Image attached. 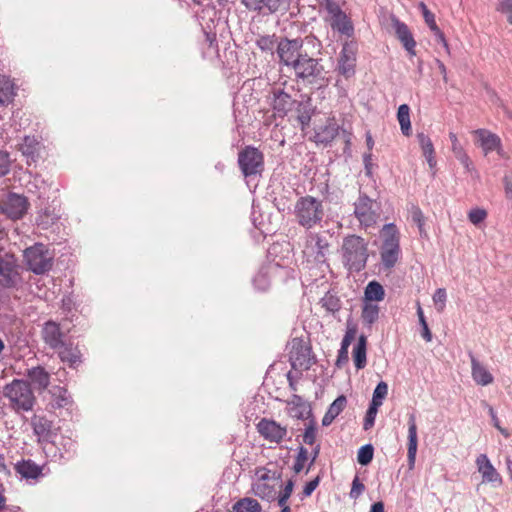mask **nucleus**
I'll use <instances>...</instances> for the list:
<instances>
[{
  "label": "nucleus",
  "instance_id": "nucleus-1",
  "mask_svg": "<svg viewBox=\"0 0 512 512\" xmlns=\"http://www.w3.org/2000/svg\"><path fill=\"white\" fill-rule=\"evenodd\" d=\"M341 252L343 264L349 271L360 272L366 267L369 253L364 238L355 234L344 237Z\"/></svg>",
  "mask_w": 512,
  "mask_h": 512
},
{
  "label": "nucleus",
  "instance_id": "nucleus-2",
  "mask_svg": "<svg viewBox=\"0 0 512 512\" xmlns=\"http://www.w3.org/2000/svg\"><path fill=\"white\" fill-rule=\"evenodd\" d=\"M305 44L312 46L317 53H320L321 42L314 36H306L304 39L282 38L278 42L276 49L279 57V63L291 68L305 52L303 50V46Z\"/></svg>",
  "mask_w": 512,
  "mask_h": 512
},
{
  "label": "nucleus",
  "instance_id": "nucleus-3",
  "mask_svg": "<svg viewBox=\"0 0 512 512\" xmlns=\"http://www.w3.org/2000/svg\"><path fill=\"white\" fill-rule=\"evenodd\" d=\"M294 215L300 226L311 229L318 225L324 217L323 203L313 196H302L295 203Z\"/></svg>",
  "mask_w": 512,
  "mask_h": 512
},
{
  "label": "nucleus",
  "instance_id": "nucleus-4",
  "mask_svg": "<svg viewBox=\"0 0 512 512\" xmlns=\"http://www.w3.org/2000/svg\"><path fill=\"white\" fill-rule=\"evenodd\" d=\"M3 394L16 411H30L36 402L29 382L21 379H14L11 383L6 384Z\"/></svg>",
  "mask_w": 512,
  "mask_h": 512
},
{
  "label": "nucleus",
  "instance_id": "nucleus-5",
  "mask_svg": "<svg viewBox=\"0 0 512 512\" xmlns=\"http://www.w3.org/2000/svg\"><path fill=\"white\" fill-rule=\"evenodd\" d=\"M381 262L386 269H391L400 256V235L394 223L385 224L381 230Z\"/></svg>",
  "mask_w": 512,
  "mask_h": 512
},
{
  "label": "nucleus",
  "instance_id": "nucleus-6",
  "mask_svg": "<svg viewBox=\"0 0 512 512\" xmlns=\"http://www.w3.org/2000/svg\"><path fill=\"white\" fill-rule=\"evenodd\" d=\"M256 479L252 483V492L255 496L262 500L272 502L276 500L277 488L276 484H271L270 481L279 482L281 480V473L271 471L265 467L256 469Z\"/></svg>",
  "mask_w": 512,
  "mask_h": 512
},
{
  "label": "nucleus",
  "instance_id": "nucleus-7",
  "mask_svg": "<svg viewBox=\"0 0 512 512\" xmlns=\"http://www.w3.org/2000/svg\"><path fill=\"white\" fill-rule=\"evenodd\" d=\"M291 69H293L296 78L309 83H314L323 78L324 74V67L321 64V59L309 56L307 51L302 54Z\"/></svg>",
  "mask_w": 512,
  "mask_h": 512
},
{
  "label": "nucleus",
  "instance_id": "nucleus-8",
  "mask_svg": "<svg viewBox=\"0 0 512 512\" xmlns=\"http://www.w3.org/2000/svg\"><path fill=\"white\" fill-rule=\"evenodd\" d=\"M354 215L361 227L365 229L374 227L380 217L379 206L376 201L361 194L354 203Z\"/></svg>",
  "mask_w": 512,
  "mask_h": 512
},
{
  "label": "nucleus",
  "instance_id": "nucleus-9",
  "mask_svg": "<svg viewBox=\"0 0 512 512\" xmlns=\"http://www.w3.org/2000/svg\"><path fill=\"white\" fill-rule=\"evenodd\" d=\"M25 262L33 273L43 274L52 267V256L44 244L37 243L24 251Z\"/></svg>",
  "mask_w": 512,
  "mask_h": 512
},
{
  "label": "nucleus",
  "instance_id": "nucleus-10",
  "mask_svg": "<svg viewBox=\"0 0 512 512\" xmlns=\"http://www.w3.org/2000/svg\"><path fill=\"white\" fill-rule=\"evenodd\" d=\"M328 251L329 242L325 236L313 232L307 234L302 252L308 262L324 263Z\"/></svg>",
  "mask_w": 512,
  "mask_h": 512
},
{
  "label": "nucleus",
  "instance_id": "nucleus-11",
  "mask_svg": "<svg viewBox=\"0 0 512 512\" xmlns=\"http://www.w3.org/2000/svg\"><path fill=\"white\" fill-rule=\"evenodd\" d=\"M238 164L245 177L260 174L264 168V157L257 148L248 146L238 155Z\"/></svg>",
  "mask_w": 512,
  "mask_h": 512
},
{
  "label": "nucleus",
  "instance_id": "nucleus-12",
  "mask_svg": "<svg viewBox=\"0 0 512 512\" xmlns=\"http://www.w3.org/2000/svg\"><path fill=\"white\" fill-rule=\"evenodd\" d=\"M289 361L293 369L308 370L314 364L311 348L303 340L294 338L291 342Z\"/></svg>",
  "mask_w": 512,
  "mask_h": 512
},
{
  "label": "nucleus",
  "instance_id": "nucleus-13",
  "mask_svg": "<svg viewBox=\"0 0 512 512\" xmlns=\"http://www.w3.org/2000/svg\"><path fill=\"white\" fill-rule=\"evenodd\" d=\"M245 7L259 13L285 14L297 0H242Z\"/></svg>",
  "mask_w": 512,
  "mask_h": 512
},
{
  "label": "nucleus",
  "instance_id": "nucleus-14",
  "mask_svg": "<svg viewBox=\"0 0 512 512\" xmlns=\"http://www.w3.org/2000/svg\"><path fill=\"white\" fill-rule=\"evenodd\" d=\"M357 47L354 43L346 42L339 55L338 72L345 78H350L355 73Z\"/></svg>",
  "mask_w": 512,
  "mask_h": 512
},
{
  "label": "nucleus",
  "instance_id": "nucleus-15",
  "mask_svg": "<svg viewBox=\"0 0 512 512\" xmlns=\"http://www.w3.org/2000/svg\"><path fill=\"white\" fill-rule=\"evenodd\" d=\"M296 103L297 101L283 89L279 87L273 88L271 106L275 117L284 118L294 108Z\"/></svg>",
  "mask_w": 512,
  "mask_h": 512
},
{
  "label": "nucleus",
  "instance_id": "nucleus-16",
  "mask_svg": "<svg viewBox=\"0 0 512 512\" xmlns=\"http://www.w3.org/2000/svg\"><path fill=\"white\" fill-rule=\"evenodd\" d=\"M478 472L482 476L483 483H490L493 487H500L503 483L502 477L495 469L486 454H480L476 458Z\"/></svg>",
  "mask_w": 512,
  "mask_h": 512
},
{
  "label": "nucleus",
  "instance_id": "nucleus-17",
  "mask_svg": "<svg viewBox=\"0 0 512 512\" xmlns=\"http://www.w3.org/2000/svg\"><path fill=\"white\" fill-rule=\"evenodd\" d=\"M257 430L264 439L275 443H280L287 435L286 427L266 418L260 420Z\"/></svg>",
  "mask_w": 512,
  "mask_h": 512
},
{
  "label": "nucleus",
  "instance_id": "nucleus-18",
  "mask_svg": "<svg viewBox=\"0 0 512 512\" xmlns=\"http://www.w3.org/2000/svg\"><path fill=\"white\" fill-rule=\"evenodd\" d=\"M21 282V276L12 258L2 259L0 257V285L5 288H12Z\"/></svg>",
  "mask_w": 512,
  "mask_h": 512
},
{
  "label": "nucleus",
  "instance_id": "nucleus-19",
  "mask_svg": "<svg viewBox=\"0 0 512 512\" xmlns=\"http://www.w3.org/2000/svg\"><path fill=\"white\" fill-rule=\"evenodd\" d=\"M41 334L44 342L51 349L57 350L64 347V334L62 333L58 323L54 321H47L43 325Z\"/></svg>",
  "mask_w": 512,
  "mask_h": 512
},
{
  "label": "nucleus",
  "instance_id": "nucleus-20",
  "mask_svg": "<svg viewBox=\"0 0 512 512\" xmlns=\"http://www.w3.org/2000/svg\"><path fill=\"white\" fill-rule=\"evenodd\" d=\"M392 27L395 31L396 37L398 40L402 43L405 50L411 55L414 56L416 54L415 47H416V41L414 40V37L408 28V26L401 22L398 18L393 16L391 18Z\"/></svg>",
  "mask_w": 512,
  "mask_h": 512
},
{
  "label": "nucleus",
  "instance_id": "nucleus-21",
  "mask_svg": "<svg viewBox=\"0 0 512 512\" xmlns=\"http://www.w3.org/2000/svg\"><path fill=\"white\" fill-rule=\"evenodd\" d=\"M27 199L18 194H10L5 202L4 210L12 219L21 218L27 211Z\"/></svg>",
  "mask_w": 512,
  "mask_h": 512
},
{
  "label": "nucleus",
  "instance_id": "nucleus-22",
  "mask_svg": "<svg viewBox=\"0 0 512 512\" xmlns=\"http://www.w3.org/2000/svg\"><path fill=\"white\" fill-rule=\"evenodd\" d=\"M469 357L471 361V375L473 380L481 386L492 384L494 381L493 375L477 360L472 352L469 353Z\"/></svg>",
  "mask_w": 512,
  "mask_h": 512
},
{
  "label": "nucleus",
  "instance_id": "nucleus-23",
  "mask_svg": "<svg viewBox=\"0 0 512 512\" xmlns=\"http://www.w3.org/2000/svg\"><path fill=\"white\" fill-rule=\"evenodd\" d=\"M407 456L410 467L414 466L418 439H417V424L416 416L414 413L408 415V444H407Z\"/></svg>",
  "mask_w": 512,
  "mask_h": 512
},
{
  "label": "nucleus",
  "instance_id": "nucleus-24",
  "mask_svg": "<svg viewBox=\"0 0 512 512\" xmlns=\"http://www.w3.org/2000/svg\"><path fill=\"white\" fill-rule=\"evenodd\" d=\"M27 377L39 392L46 390L50 384V374L42 366H36L28 369Z\"/></svg>",
  "mask_w": 512,
  "mask_h": 512
},
{
  "label": "nucleus",
  "instance_id": "nucleus-25",
  "mask_svg": "<svg viewBox=\"0 0 512 512\" xmlns=\"http://www.w3.org/2000/svg\"><path fill=\"white\" fill-rule=\"evenodd\" d=\"M474 133L477 135L480 146L484 150L485 154H488L500 147L501 140L496 134L485 129H478Z\"/></svg>",
  "mask_w": 512,
  "mask_h": 512
},
{
  "label": "nucleus",
  "instance_id": "nucleus-26",
  "mask_svg": "<svg viewBox=\"0 0 512 512\" xmlns=\"http://www.w3.org/2000/svg\"><path fill=\"white\" fill-rule=\"evenodd\" d=\"M31 425L35 435L38 436L39 441H49L51 438L52 422L43 416H34L31 419Z\"/></svg>",
  "mask_w": 512,
  "mask_h": 512
},
{
  "label": "nucleus",
  "instance_id": "nucleus-27",
  "mask_svg": "<svg viewBox=\"0 0 512 512\" xmlns=\"http://www.w3.org/2000/svg\"><path fill=\"white\" fill-rule=\"evenodd\" d=\"M15 470L25 479H36L42 474V468L32 460L18 462L15 465Z\"/></svg>",
  "mask_w": 512,
  "mask_h": 512
},
{
  "label": "nucleus",
  "instance_id": "nucleus-28",
  "mask_svg": "<svg viewBox=\"0 0 512 512\" xmlns=\"http://www.w3.org/2000/svg\"><path fill=\"white\" fill-rule=\"evenodd\" d=\"M417 139H418L419 145L422 149L423 155L428 162L429 167L431 169L435 168L437 162L435 159V155H434L435 151H434V146H433L431 139L429 138L428 135H426L424 133H418Z\"/></svg>",
  "mask_w": 512,
  "mask_h": 512
},
{
  "label": "nucleus",
  "instance_id": "nucleus-29",
  "mask_svg": "<svg viewBox=\"0 0 512 512\" xmlns=\"http://www.w3.org/2000/svg\"><path fill=\"white\" fill-rule=\"evenodd\" d=\"M296 112H297V120L299 121L301 128L305 129L309 126L312 114L314 112V108L310 102V100L300 101L295 104Z\"/></svg>",
  "mask_w": 512,
  "mask_h": 512
},
{
  "label": "nucleus",
  "instance_id": "nucleus-30",
  "mask_svg": "<svg viewBox=\"0 0 512 512\" xmlns=\"http://www.w3.org/2000/svg\"><path fill=\"white\" fill-rule=\"evenodd\" d=\"M366 345H367L366 336L360 335L358 338L357 344L353 348V353H352L355 367L358 370L363 369L367 364Z\"/></svg>",
  "mask_w": 512,
  "mask_h": 512
},
{
  "label": "nucleus",
  "instance_id": "nucleus-31",
  "mask_svg": "<svg viewBox=\"0 0 512 512\" xmlns=\"http://www.w3.org/2000/svg\"><path fill=\"white\" fill-rule=\"evenodd\" d=\"M49 393L51 394L53 408H64L71 404L72 400L67 389L62 386H53Z\"/></svg>",
  "mask_w": 512,
  "mask_h": 512
},
{
  "label": "nucleus",
  "instance_id": "nucleus-32",
  "mask_svg": "<svg viewBox=\"0 0 512 512\" xmlns=\"http://www.w3.org/2000/svg\"><path fill=\"white\" fill-rule=\"evenodd\" d=\"M331 27L333 30H337L348 37L352 36L354 32L353 25L344 12L331 18Z\"/></svg>",
  "mask_w": 512,
  "mask_h": 512
},
{
  "label": "nucleus",
  "instance_id": "nucleus-33",
  "mask_svg": "<svg viewBox=\"0 0 512 512\" xmlns=\"http://www.w3.org/2000/svg\"><path fill=\"white\" fill-rule=\"evenodd\" d=\"M385 297L383 286L377 281H371L367 284L364 291V301L373 303L382 301Z\"/></svg>",
  "mask_w": 512,
  "mask_h": 512
},
{
  "label": "nucleus",
  "instance_id": "nucleus-34",
  "mask_svg": "<svg viewBox=\"0 0 512 512\" xmlns=\"http://www.w3.org/2000/svg\"><path fill=\"white\" fill-rule=\"evenodd\" d=\"M379 306L368 301H364L362 307L361 318L367 327H371L379 318Z\"/></svg>",
  "mask_w": 512,
  "mask_h": 512
},
{
  "label": "nucleus",
  "instance_id": "nucleus-35",
  "mask_svg": "<svg viewBox=\"0 0 512 512\" xmlns=\"http://www.w3.org/2000/svg\"><path fill=\"white\" fill-rule=\"evenodd\" d=\"M15 96L14 85L12 81L5 76H0V105L10 103Z\"/></svg>",
  "mask_w": 512,
  "mask_h": 512
},
{
  "label": "nucleus",
  "instance_id": "nucleus-36",
  "mask_svg": "<svg viewBox=\"0 0 512 512\" xmlns=\"http://www.w3.org/2000/svg\"><path fill=\"white\" fill-rule=\"evenodd\" d=\"M39 142L30 136H26L20 145V150L24 156L27 157L28 161H35L38 157Z\"/></svg>",
  "mask_w": 512,
  "mask_h": 512
},
{
  "label": "nucleus",
  "instance_id": "nucleus-37",
  "mask_svg": "<svg viewBox=\"0 0 512 512\" xmlns=\"http://www.w3.org/2000/svg\"><path fill=\"white\" fill-rule=\"evenodd\" d=\"M397 119L400 124L402 134L409 136L411 134V121L410 108L407 104H402L399 106L397 111Z\"/></svg>",
  "mask_w": 512,
  "mask_h": 512
},
{
  "label": "nucleus",
  "instance_id": "nucleus-38",
  "mask_svg": "<svg viewBox=\"0 0 512 512\" xmlns=\"http://www.w3.org/2000/svg\"><path fill=\"white\" fill-rule=\"evenodd\" d=\"M261 505L258 503L256 499L253 498H243L237 501L233 505V512H260Z\"/></svg>",
  "mask_w": 512,
  "mask_h": 512
},
{
  "label": "nucleus",
  "instance_id": "nucleus-39",
  "mask_svg": "<svg viewBox=\"0 0 512 512\" xmlns=\"http://www.w3.org/2000/svg\"><path fill=\"white\" fill-rule=\"evenodd\" d=\"M339 127L335 123H329L316 133V140L319 143L328 144L334 140L338 134Z\"/></svg>",
  "mask_w": 512,
  "mask_h": 512
},
{
  "label": "nucleus",
  "instance_id": "nucleus-40",
  "mask_svg": "<svg viewBox=\"0 0 512 512\" xmlns=\"http://www.w3.org/2000/svg\"><path fill=\"white\" fill-rule=\"evenodd\" d=\"M58 350L61 361L68 363L71 367H74L81 362L80 352L77 349L66 346L64 344V347Z\"/></svg>",
  "mask_w": 512,
  "mask_h": 512
},
{
  "label": "nucleus",
  "instance_id": "nucleus-41",
  "mask_svg": "<svg viewBox=\"0 0 512 512\" xmlns=\"http://www.w3.org/2000/svg\"><path fill=\"white\" fill-rule=\"evenodd\" d=\"M273 269L272 266L262 268L253 278V285L259 291H266L270 286L269 274Z\"/></svg>",
  "mask_w": 512,
  "mask_h": 512
},
{
  "label": "nucleus",
  "instance_id": "nucleus-42",
  "mask_svg": "<svg viewBox=\"0 0 512 512\" xmlns=\"http://www.w3.org/2000/svg\"><path fill=\"white\" fill-rule=\"evenodd\" d=\"M321 306L330 313H336L341 308V301L340 299L331 294L330 292H327L320 300Z\"/></svg>",
  "mask_w": 512,
  "mask_h": 512
},
{
  "label": "nucleus",
  "instance_id": "nucleus-43",
  "mask_svg": "<svg viewBox=\"0 0 512 512\" xmlns=\"http://www.w3.org/2000/svg\"><path fill=\"white\" fill-rule=\"evenodd\" d=\"M277 44L275 34L259 36L256 40L257 47L263 52H273L274 48H277Z\"/></svg>",
  "mask_w": 512,
  "mask_h": 512
},
{
  "label": "nucleus",
  "instance_id": "nucleus-44",
  "mask_svg": "<svg viewBox=\"0 0 512 512\" xmlns=\"http://www.w3.org/2000/svg\"><path fill=\"white\" fill-rule=\"evenodd\" d=\"M388 394V385L384 381H380L376 388L373 391L372 400L370 402L371 405L376 407H380L383 404V400L386 398Z\"/></svg>",
  "mask_w": 512,
  "mask_h": 512
},
{
  "label": "nucleus",
  "instance_id": "nucleus-45",
  "mask_svg": "<svg viewBox=\"0 0 512 512\" xmlns=\"http://www.w3.org/2000/svg\"><path fill=\"white\" fill-rule=\"evenodd\" d=\"M373 455H374L373 446L371 444H366L358 450L357 461L359 464L366 466L372 461Z\"/></svg>",
  "mask_w": 512,
  "mask_h": 512
},
{
  "label": "nucleus",
  "instance_id": "nucleus-46",
  "mask_svg": "<svg viewBox=\"0 0 512 512\" xmlns=\"http://www.w3.org/2000/svg\"><path fill=\"white\" fill-rule=\"evenodd\" d=\"M417 316H418V319H419V323H420V325L422 327L421 336L423 337V339L426 342H431L432 341V333H431V331H430V329L428 327L426 318L424 316L423 309H422V307H421L419 302L417 303Z\"/></svg>",
  "mask_w": 512,
  "mask_h": 512
},
{
  "label": "nucleus",
  "instance_id": "nucleus-47",
  "mask_svg": "<svg viewBox=\"0 0 512 512\" xmlns=\"http://www.w3.org/2000/svg\"><path fill=\"white\" fill-rule=\"evenodd\" d=\"M307 459H308V450L305 447L300 446L298 449V453H297L294 465H293V470L295 473L298 474L303 470Z\"/></svg>",
  "mask_w": 512,
  "mask_h": 512
},
{
  "label": "nucleus",
  "instance_id": "nucleus-48",
  "mask_svg": "<svg viewBox=\"0 0 512 512\" xmlns=\"http://www.w3.org/2000/svg\"><path fill=\"white\" fill-rule=\"evenodd\" d=\"M496 11L505 15L507 22L512 25V0H500L496 5Z\"/></svg>",
  "mask_w": 512,
  "mask_h": 512
},
{
  "label": "nucleus",
  "instance_id": "nucleus-49",
  "mask_svg": "<svg viewBox=\"0 0 512 512\" xmlns=\"http://www.w3.org/2000/svg\"><path fill=\"white\" fill-rule=\"evenodd\" d=\"M482 405L487 409L489 415L491 416V419H492V422H493V425L494 427L504 436V437H509L510 436V433L508 432V430H506L505 428H502L500 426V422H499V419L496 415V412L494 410V408L489 405L486 401H482Z\"/></svg>",
  "mask_w": 512,
  "mask_h": 512
},
{
  "label": "nucleus",
  "instance_id": "nucleus-50",
  "mask_svg": "<svg viewBox=\"0 0 512 512\" xmlns=\"http://www.w3.org/2000/svg\"><path fill=\"white\" fill-rule=\"evenodd\" d=\"M346 403V397L340 395L331 403L327 411L336 418L343 411Z\"/></svg>",
  "mask_w": 512,
  "mask_h": 512
},
{
  "label": "nucleus",
  "instance_id": "nucleus-51",
  "mask_svg": "<svg viewBox=\"0 0 512 512\" xmlns=\"http://www.w3.org/2000/svg\"><path fill=\"white\" fill-rule=\"evenodd\" d=\"M447 293L444 288H438L434 295L433 301L438 312H442L446 306Z\"/></svg>",
  "mask_w": 512,
  "mask_h": 512
},
{
  "label": "nucleus",
  "instance_id": "nucleus-52",
  "mask_svg": "<svg viewBox=\"0 0 512 512\" xmlns=\"http://www.w3.org/2000/svg\"><path fill=\"white\" fill-rule=\"evenodd\" d=\"M316 433L317 429L315 426V422L313 420L305 428V432L303 434V442L307 445H314L316 442Z\"/></svg>",
  "mask_w": 512,
  "mask_h": 512
},
{
  "label": "nucleus",
  "instance_id": "nucleus-53",
  "mask_svg": "<svg viewBox=\"0 0 512 512\" xmlns=\"http://www.w3.org/2000/svg\"><path fill=\"white\" fill-rule=\"evenodd\" d=\"M487 217V212L481 208H474L469 211L468 219L474 225H479L482 223Z\"/></svg>",
  "mask_w": 512,
  "mask_h": 512
},
{
  "label": "nucleus",
  "instance_id": "nucleus-54",
  "mask_svg": "<svg viewBox=\"0 0 512 512\" xmlns=\"http://www.w3.org/2000/svg\"><path fill=\"white\" fill-rule=\"evenodd\" d=\"M289 404L293 405L294 409L296 410L294 414L295 417H297L298 419L304 418V412L302 409H304L305 406L302 397L293 394L291 400L289 401Z\"/></svg>",
  "mask_w": 512,
  "mask_h": 512
},
{
  "label": "nucleus",
  "instance_id": "nucleus-55",
  "mask_svg": "<svg viewBox=\"0 0 512 512\" xmlns=\"http://www.w3.org/2000/svg\"><path fill=\"white\" fill-rule=\"evenodd\" d=\"M378 409H379V407H376L371 404L369 405V408L366 412V416L364 419V424H363L364 430H369L370 428H372V426L374 425V422H375V418H376Z\"/></svg>",
  "mask_w": 512,
  "mask_h": 512
},
{
  "label": "nucleus",
  "instance_id": "nucleus-56",
  "mask_svg": "<svg viewBox=\"0 0 512 512\" xmlns=\"http://www.w3.org/2000/svg\"><path fill=\"white\" fill-rule=\"evenodd\" d=\"M365 485L360 481L359 477L356 475L352 481V487L350 490V498L358 499L359 496L364 492Z\"/></svg>",
  "mask_w": 512,
  "mask_h": 512
},
{
  "label": "nucleus",
  "instance_id": "nucleus-57",
  "mask_svg": "<svg viewBox=\"0 0 512 512\" xmlns=\"http://www.w3.org/2000/svg\"><path fill=\"white\" fill-rule=\"evenodd\" d=\"M419 9L421 10L425 23L428 25V27L430 29L435 27L437 25L435 21V15L427 8L424 2L419 3Z\"/></svg>",
  "mask_w": 512,
  "mask_h": 512
},
{
  "label": "nucleus",
  "instance_id": "nucleus-58",
  "mask_svg": "<svg viewBox=\"0 0 512 512\" xmlns=\"http://www.w3.org/2000/svg\"><path fill=\"white\" fill-rule=\"evenodd\" d=\"M430 30L433 32L436 42L443 46V48L445 49L447 54H450V48H449L448 42L445 38L444 33L440 30V28L436 25L435 27H433Z\"/></svg>",
  "mask_w": 512,
  "mask_h": 512
},
{
  "label": "nucleus",
  "instance_id": "nucleus-59",
  "mask_svg": "<svg viewBox=\"0 0 512 512\" xmlns=\"http://www.w3.org/2000/svg\"><path fill=\"white\" fill-rule=\"evenodd\" d=\"M10 169V159L7 152L0 151V177L6 175Z\"/></svg>",
  "mask_w": 512,
  "mask_h": 512
},
{
  "label": "nucleus",
  "instance_id": "nucleus-60",
  "mask_svg": "<svg viewBox=\"0 0 512 512\" xmlns=\"http://www.w3.org/2000/svg\"><path fill=\"white\" fill-rule=\"evenodd\" d=\"M357 333V329L355 326H348L346 333L342 339L341 345L345 347H349L351 342L355 339Z\"/></svg>",
  "mask_w": 512,
  "mask_h": 512
},
{
  "label": "nucleus",
  "instance_id": "nucleus-61",
  "mask_svg": "<svg viewBox=\"0 0 512 512\" xmlns=\"http://www.w3.org/2000/svg\"><path fill=\"white\" fill-rule=\"evenodd\" d=\"M363 163H364V169H365L366 176L372 177L374 163H373L371 152L365 153L363 155Z\"/></svg>",
  "mask_w": 512,
  "mask_h": 512
},
{
  "label": "nucleus",
  "instance_id": "nucleus-62",
  "mask_svg": "<svg viewBox=\"0 0 512 512\" xmlns=\"http://www.w3.org/2000/svg\"><path fill=\"white\" fill-rule=\"evenodd\" d=\"M455 157L464 166L467 172H470L473 169L472 161L465 151L456 155Z\"/></svg>",
  "mask_w": 512,
  "mask_h": 512
},
{
  "label": "nucleus",
  "instance_id": "nucleus-63",
  "mask_svg": "<svg viewBox=\"0 0 512 512\" xmlns=\"http://www.w3.org/2000/svg\"><path fill=\"white\" fill-rule=\"evenodd\" d=\"M324 8L331 15V18H333L343 12L341 10L340 6L333 0H331V1L327 0L326 6Z\"/></svg>",
  "mask_w": 512,
  "mask_h": 512
},
{
  "label": "nucleus",
  "instance_id": "nucleus-64",
  "mask_svg": "<svg viewBox=\"0 0 512 512\" xmlns=\"http://www.w3.org/2000/svg\"><path fill=\"white\" fill-rule=\"evenodd\" d=\"M503 184L506 198L512 201V176L505 175L503 178Z\"/></svg>",
  "mask_w": 512,
  "mask_h": 512
}]
</instances>
